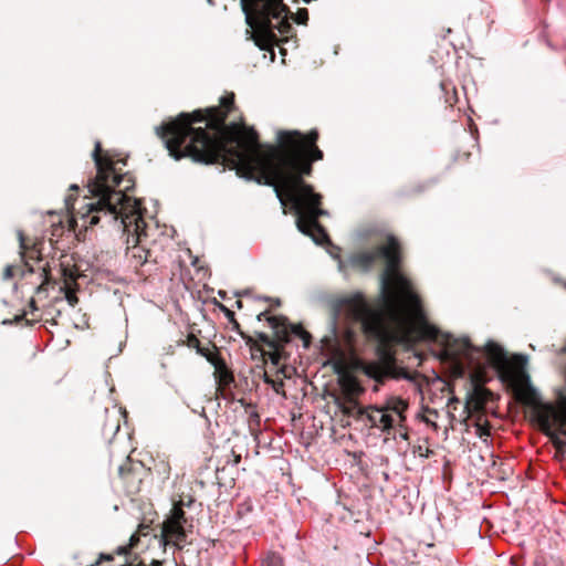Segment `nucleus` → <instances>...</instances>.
<instances>
[{
    "label": "nucleus",
    "instance_id": "1",
    "mask_svg": "<svg viewBox=\"0 0 566 566\" xmlns=\"http://www.w3.org/2000/svg\"><path fill=\"white\" fill-rule=\"evenodd\" d=\"M235 111L234 94L220 98L218 106L180 113L175 119L156 127L169 155L176 159L190 158L201 165H222L237 175L260 185L271 186L281 203H291L297 216L298 230L316 243L328 241L318 218L326 214L321 208L322 196L304 177L313 172V163L322 160L317 146V129L303 134L279 130L276 145H262L254 128L243 122L227 124Z\"/></svg>",
    "mask_w": 566,
    "mask_h": 566
},
{
    "label": "nucleus",
    "instance_id": "2",
    "mask_svg": "<svg viewBox=\"0 0 566 566\" xmlns=\"http://www.w3.org/2000/svg\"><path fill=\"white\" fill-rule=\"evenodd\" d=\"M331 306L334 317L347 326V345L356 343L357 334L352 327L357 324L365 338L376 344L378 361L364 364L361 370L378 384L389 378H408V373L397 366V346L410 348L421 340H436L439 334L420 302H400L394 293L386 295L385 306L380 307L373 306L360 292L335 298Z\"/></svg>",
    "mask_w": 566,
    "mask_h": 566
},
{
    "label": "nucleus",
    "instance_id": "3",
    "mask_svg": "<svg viewBox=\"0 0 566 566\" xmlns=\"http://www.w3.org/2000/svg\"><path fill=\"white\" fill-rule=\"evenodd\" d=\"M93 159L96 166V176L87 184L88 191L92 195L90 201L75 210L74 201L80 190L77 185L70 187L71 191L65 199V206L71 213V224H77L82 221V227L97 224L102 218L107 222L120 220L124 229L133 231L137 235V244L127 249L126 256L129 264L137 274L146 276L150 270H145L148 265H154L156 260H151V251L140 244L142 237L146 235V222L142 216L139 200L127 195L135 186L133 176L128 172H120L117 164L126 165V159L114 160L107 153H104L101 143L95 144Z\"/></svg>",
    "mask_w": 566,
    "mask_h": 566
},
{
    "label": "nucleus",
    "instance_id": "4",
    "mask_svg": "<svg viewBox=\"0 0 566 566\" xmlns=\"http://www.w3.org/2000/svg\"><path fill=\"white\" fill-rule=\"evenodd\" d=\"M380 259L386 262L381 280V306H385V297L388 293H394L400 302L418 304L419 297L412 291L410 281L399 272L401 247L394 235H389L387 243L384 245L350 255L349 264L363 271H368Z\"/></svg>",
    "mask_w": 566,
    "mask_h": 566
},
{
    "label": "nucleus",
    "instance_id": "5",
    "mask_svg": "<svg viewBox=\"0 0 566 566\" xmlns=\"http://www.w3.org/2000/svg\"><path fill=\"white\" fill-rule=\"evenodd\" d=\"M256 318L258 321L265 319L273 329L272 336L258 332L254 337L258 344L264 348V355H261V357L263 359L269 358L273 366H279L286 358L284 347L291 342L292 336L301 338L305 348L310 347L312 336L301 324H291L287 317L269 315L268 311L261 312Z\"/></svg>",
    "mask_w": 566,
    "mask_h": 566
},
{
    "label": "nucleus",
    "instance_id": "6",
    "mask_svg": "<svg viewBox=\"0 0 566 566\" xmlns=\"http://www.w3.org/2000/svg\"><path fill=\"white\" fill-rule=\"evenodd\" d=\"M518 399L531 407L532 416L537 421L542 431L549 430L552 424L557 426V430L566 436V397L560 399L559 406L543 402L532 388L518 391Z\"/></svg>",
    "mask_w": 566,
    "mask_h": 566
},
{
    "label": "nucleus",
    "instance_id": "7",
    "mask_svg": "<svg viewBox=\"0 0 566 566\" xmlns=\"http://www.w3.org/2000/svg\"><path fill=\"white\" fill-rule=\"evenodd\" d=\"M483 354L489 365L497 373L500 380L516 387L523 376L524 358L521 355L509 356L507 352L495 342H488Z\"/></svg>",
    "mask_w": 566,
    "mask_h": 566
},
{
    "label": "nucleus",
    "instance_id": "8",
    "mask_svg": "<svg viewBox=\"0 0 566 566\" xmlns=\"http://www.w3.org/2000/svg\"><path fill=\"white\" fill-rule=\"evenodd\" d=\"M150 474L142 461L127 457L118 467V476L127 494L135 495L140 492L144 480Z\"/></svg>",
    "mask_w": 566,
    "mask_h": 566
},
{
    "label": "nucleus",
    "instance_id": "9",
    "mask_svg": "<svg viewBox=\"0 0 566 566\" xmlns=\"http://www.w3.org/2000/svg\"><path fill=\"white\" fill-rule=\"evenodd\" d=\"M486 377L484 369H481V384L474 382L472 390L468 394L464 403L465 418L463 422H467L472 416L484 415L485 406L492 397V391L483 386Z\"/></svg>",
    "mask_w": 566,
    "mask_h": 566
},
{
    "label": "nucleus",
    "instance_id": "10",
    "mask_svg": "<svg viewBox=\"0 0 566 566\" xmlns=\"http://www.w3.org/2000/svg\"><path fill=\"white\" fill-rule=\"evenodd\" d=\"M19 242L23 265H7L3 271L4 280L14 277L22 268H25L28 272L33 273L34 269L29 263V260L42 261L40 258V251L36 249L35 244H29L28 239L23 235L22 232H19Z\"/></svg>",
    "mask_w": 566,
    "mask_h": 566
},
{
    "label": "nucleus",
    "instance_id": "11",
    "mask_svg": "<svg viewBox=\"0 0 566 566\" xmlns=\"http://www.w3.org/2000/svg\"><path fill=\"white\" fill-rule=\"evenodd\" d=\"M184 525L182 523L165 520L161 524L160 542L164 545L172 544L178 548H182L187 538Z\"/></svg>",
    "mask_w": 566,
    "mask_h": 566
},
{
    "label": "nucleus",
    "instance_id": "12",
    "mask_svg": "<svg viewBox=\"0 0 566 566\" xmlns=\"http://www.w3.org/2000/svg\"><path fill=\"white\" fill-rule=\"evenodd\" d=\"M409 408V402L406 399L397 396L388 397L381 406H370L374 411H388L392 412L398 417V427L405 428L407 420L406 411Z\"/></svg>",
    "mask_w": 566,
    "mask_h": 566
},
{
    "label": "nucleus",
    "instance_id": "13",
    "mask_svg": "<svg viewBox=\"0 0 566 566\" xmlns=\"http://www.w3.org/2000/svg\"><path fill=\"white\" fill-rule=\"evenodd\" d=\"M217 306L226 315L229 323L232 325V329L235 331L244 339L245 344L250 347L252 356H254V354L256 353H259L260 355H264V348H262V346L258 344L254 337L242 332L239 322L235 319L234 313L221 303H217Z\"/></svg>",
    "mask_w": 566,
    "mask_h": 566
},
{
    "label": "nucleus",
    "instance_id": "14",
    "mask_svg": "<svg viewBox=\"0 0 566 566\" xmlns=\"http://www.w3.org/2000/svg\"><path fill=\"white\" fill-rule=\"evenodd\" d=\"M208 361L214 367V377L219 388H226L234 381L232 371L228 368L224 359L217 353L208 357Z\"/></svg>",
    "mask_w": 566,
    "mask_h": 566
},
{
    "label": "nucleus",
    "instance_id": "15",
    "mask_svg": "<svg viewBox=\"0 0 566 566\" xmlns=\"http://www.w3.org/2000/svg\"><path fill=\"white\" fill-rule=\"evenodd\" d=\"M339 384L344 394V398L349 402L357 406L356 397L364 392V388L358 379L353 375H344L339 379Z\"/></svg>",
    "mask_w": 566,
    "mask_h": 566
},
{
    "label": "nucleus",
    "instance_id": "16",
    "mask_svg": "<svg viewBox=\"0 0 566 566\" xmlns=\"http://www.w3.org/2000/svg\"><path fill=\"white\" fill-rule=\"evenodd\" d=\"M473 349L474 347L468 337L453 338L447 343V353L454 359L469 356Z\"/></svg>",
    "mask_w": 566,
    "mask_h": 566
},
{
    "label": "nucleus",
    "instance_id": "17",
    "mask_svg": "<svg viewBox=\"0 0 566 566\" xmlns=\"http://www.w3.org/2000/svg\"><path fill=\"white\" fill-rule=\"evenodd\" d=\"M150 521L149 523H151ZM150 531V524L146 523L145 521L142 522L138 525L137 531L130 535L129 543L127 545H122L116 548V553L118 555H127L130 549L137 546V544L140 541V536H146L149 534Z\"/></svg>",
    "mask_w": 566,
    "mask_h": 566
},
{
    "label": "nucleus",
    "instance_id": "18",
    "mask_svg": "<svg viewBox=\"0 0 566 566\" xmlns=\"http://www.w3.org/2000/svg\"><path fill=\"white\" fill-rule=\"evenodd\" d=\"M239 402L244 407L245 413L248 415V426L251 433L258 432L261 418L256 410V406L252 402L245 401L244 399H240Z\"/></svg>",
    "mask_w": 566,
    "mask_h": 566
},
{
    "label": "nucleus",
    "instance_id": "19",
    "mask_svg": "<svg viewBox=\"0 0 566 566\" xmlns=\"http://www.w3.org/2000/svg\"><path fill=\"white\" fill-rule=\"evenodd\" d=\"M151 472L156 474L161 482L167 481L171 473L169 460L165 457H157V459L154 460L153 469H150V473Z\"/></svg>",
    "mask_w": 566,
    "mask_h": 566
},
{
    "label": "nucleus",
    "instance_id": "20",
    "mask_svg": "<svg viewBox=\"0 0 566 566\" xmlns=\"http://www.w3.org/2000/svg\"><path fill=\"white\" fill-rule=\"evenodd\" d=\"M186 345L189 348H193L197 350L199 355L205 357L208 360V357L214 356L218 352L214 345H212L214 350H211L209 346H202L200 339L195 334H189L186 339ZM208 345H211L209 342Z\"/></svg>",
    "mask_w": 566,
    "mask_h": 566
},
{
    "label": "nucleus",
    "instance_id": "21",
    "mask_svg": "<svg viewBox=\"0 0 566 566\" xmlns=\"http://www.w3.org/2000/svg\"><path fill=\"white\" fill-rule=\"evenodd\" d=\"M119 430V418L114 413L106 412L105 422L102 429L104 437L113 436Z\"/></svg>",
    "mask_w": 566,
    "mask_h": 566
},
{
    "label": "nucleus",
    "instance_id": "22",
    "mask_svg": "<svg viewBox=\"0 0 566 566\" xmlns=\"http://www.w3.org/2000/svg\"><path fill=\"white\" fill-rule=\"evenodd\" d=\"M337 406L340 412L347 417L360 418L365 415L364 408L358 407V405L354 407V403H349L345 398L343 401L337 400Z\"/></svg>",
    "mask_w": 566,
    "mask_h": 566
},
{
    "label": "nucleus",
    "instance_id": "23",
    "mask_svg": "<svg viewBox=\"0 0 566 566\" xmlns=\"http://www.w3.org/2000/svg\"><path fill=\"white\" fill-rule=\"evenodd\" d=\"M184 499L175 502L169 516L166 520L185 524L187 522L186 513L184 511Z\"/></svg>",
    "mask_w": 566,
    "mask_h": 566
},
{
    "label": "nucleus",
    "instance_id": "24",
    "mask_svg": "<svg viewBox=\"0 0 566 566\" xmlns=\"http://www.w3.org/2000/svg\"><path fill=\"white\" fill-rule=\"evenodd\" d=\"M62 276L64 280V285L66 286H75L78 287L76 280L80 276L77 273V269L75 266H62Z\"/></svg>",
    "mask_w": 566,
    "mask_h": 566
},
{
    "label": "nucleus",
    "instance_id": "25",
    "mask_svg": "<svg viewBox=\"0 0 566 566\" xmlns=\"http://www.w3.org/2000/svg\"><path fill=\"white\" fill-rule=\"evenodd\" d=\"M475 433L479 438L485 439L491 434L490 429L491 426L489 421L484 418V415H478L474 422Z\"/></svg>",
    "mask_w": 566,
    "mask_h": 566
},
{
    "label": "nucleus",
    "instance_id": "26",
    "mask_svg": "<svg viewBox=\"0 0 566 566\" xmlns=\"http://www.w3.org/2000/svg\"><path fill=\"white\" fill-rule=\"evenodd\" d=\"M379 415L376 428L384 432H389L394 428V418L388 411H376Z\"/></svg>",
    "mask_w": 566,
    "mask_h": 566
},
{
    "label": "nucleus",
    "instance_id": "27",
    "mask_svg": "<svg viewBox=\"0 0 566 566\" xmlns=\"http://www.w3.org/2000/svg\"><path fill=\"white\" fill-rule=\"evenodd\" d=\"M554 427V424L551 426L549 430L547 431H543L546 436H548L552 440V443L554 446V448L559 451V452H564L565 449H566V440H563L560 439L553 430L552 428ZM555 427L557 428V426L555 424Z\"/></svg>",
    "mask_w": 566,
    "mask_h": 566
},
{
    "label": "nucleus",
    "instance_id": "28",
    "mask_svg": "<svg viewBox=\"0 0 566 566\" xmlns=\"http://www.w3.org/2000/svg\"><path fill=\"white\" fill-rule=\"evenodd\" d=\"M263 380H264L265 384L271 385L273 390L276 394H282L283 396H285V391L283 389L284 388L283 379L275 380L266 371H264Z\"/></svg>",
    "mask_w": 566,
    "mask_h": 566
},
{
    "label": "nucleus",
    "instance_id": "29",
    "mask_svg": "<svg viewBox=\"0 0 566 566\" xmlns=\"http://www.w3.org/2000/svg\"><path fill=\"white\" fill-rule=\"evenodd\" d=\"M262 566H284V559L280 554L271 552L263 559Z\"/></svg>",
    "mask_w": 566,
    "mask_h": 566
},
{
    "label": "nucleus",
    "instance_id": "30",
    "mask_svg": "<svg viewBox=\"0 0 566 566\" xmlns=\"http://www.w3.org/2000/svg\"><path fill=\"white\" fill-rule=\"evenodd\" d=\"M41 271H42L41 272L42 282L36 287V294H40V293L46 291L45 286L49 285L52 281L51 273H50L49 269H46V265L41 266Z\"/></svg>",
    "mask_w": 566,
    "mask_h": 566
},
{
    "label": "nucleus",
    "instance_id": "31",
    "mask_svg": "<svg viewBox=\"0 0 566 566\" xmlns=\"http://www.w3.org/2000/svg\"><path fill=\"white\" fill-rule=\"evenodd\" d=\"M424 412L427 413V416H426V415H423V416L421 417V420H422L423 422H426L427 424L431 426V427H432V429H433L434 431H437V430L439 429V426L437 424V422L432 421V417L437 418V417H438V415H439V413H438V411H437L436 409H431V408L427 407V408L424 409Z\"/></svg>",
    "mask_w": 566,
    "mask_h": 566
},
{
    "label": "nucleus",
    "instance_id": "32",
    "mask_svg": "<svg viewBox=\"0 0 566 566\" xmlns=\"http://www.w3.org/2000/svg\"><path fill=\"white\" fill-rule=\"evenodd\" d=\"M292 27L287 20V15H283L276 23H274V31L277 30L282 35L289 34Z\"/></svg>",
    "mask_w": 566,
    "mask_h": 566
},
{
    "label": "nucleus",
    "instance_id": "33",
    "mask_svg": "<svg viewBox=\"0 0 566 566\" xmlns=\"http://www.w3.org/2000/svg\"><path fill=\"white\" fill-rule=\"evenodd\" d=\"M62 290L65 293V298L69 302V304L71 306H75L78 303V298L76 296L77 287H75V286H66V287H62Z\"/></svg>",
    "mask_w": 566,
    "mask_h": 566
},
{
    "label": "nucleus",
    "instance_id": "34",
    "mask_svg": "<svg viewBox=\"0 0 566 566\" xmlns=\"http://www.w3.org/2000/svg\"><path fill=\"white\" fill-rule=\"evenodd\" d=\"M365 415L367 417V420L369 421L370 423V427H375L377 426V421L379 419V415L376 413V411L371 410L370 409V406L367 407V409H365Z\"/></svg>",
    "mask_w": 566,
    "mask_h": 566
},
{
    "label": "nucleus",
    "instance_id": "35",
    "mask_svg": "<svg viewBox=\"0 0 566 566\" xmlns=\"http://www.w3.org/2000/svg\"><path fill=\"white\" fill-rule=\"evenodd\" d=\"M308 20V11L306 9H300L294 18V21L298 24H305Z\"/></svg>",
    "mask_w": 566,
    "mask_h": 566
},
{
    "label": "nucleus",
    "instance_id": "36",
    "mask_svg": "<svg viewBox=\"0 0 566 566\" xmlns=\"http://www.w3.org/2000/svg\"><path fill=\"white\" fill-rule=\"evenodd\" d=\"M25 316H27V312H23L21 315H17L14 317V321L17 323H19L20 321H24L27 325H32L34 322H38L40 319L38 317L36 318H32V319H28V318H25Z\"/></svg>",
    "mask_w": 566,
    "mask_h": 566
},
{
    "label": "nucleus",
    "instance_id": "37",
    "mask_svg": "<svg viewBox=\"0 0 566 566\" xmlns=\"http://www.w3.org/2000/svg\"><path fill=\"white\" fill-rule=\"evenodd\" d=\"M134 566H163V562L157 560V559H153L150 564H146L144 562H139L138 564H136Z\"/></svg>",
    "mask_w": 566,
    "mask_h": 566
},
{
    "label": "nucleus",
    "instance_id": "38",
    "mask_svg": "<svg viewBox=\"0 0 566 566\" xmlns=\"http://www.w3.org/2000/svg\"><path fill=\"white\" fill-rule=\"evenodd\" d=\"M230 453H231V455L233 457V461H232V462H233V464H234V465L239 464V463H240V461H241V454H240V453H237V452L234 451V449H233V448L230 450Z\"/></svg>",
    "mask_w": 566,
    "mask_h": 566
},
{
    "label": "nucleus",
    "instance_id": "39",
    "mask_svg": "<svg viewBox=\"0 0 566 566\" xmlns=\"http://www.w3.org/2000/svg\"><path fill=\"white\" fill-rule=\"evenodd\" d=\"M460 402V400L457 397H451L448 401V406L452 407L453 409H457V405Z\"/></svg>",
    "mask_w": 566,
    "mask_h": 566
},
{
    "label": "nucleus",
    "instance_id": "40",
    "mask_svg": "<svg viewBox=\"0 0 566 566\" xmlns=\"http://www.w3.org/2000/svg\"><path fill=\"white\" fill-rule=\"evenodd\" d=\"M29 307H30L32 314H34V312L38 311L36 302L34 298L30 300Z\"/></svg>",
    "mask_w": 566,
    "mask_h": 566
},
{
    "label": "nucleus",
    "instance_id": "41",
    "mask_svg": "<svg viewBox=\"0 0 566 566\" xmlns=\"http://www.w3.org/2000/svg\"><path fill=\"white\" fill-rule=\"evenodd\" d=\"M453 93H454V94H453L452 98H447V101H446V102L449 104V106H453V104H454V103L457 102V99H458V98H457V93H455V90H454V88H453Z\"/></svg>",
    "mask_w": 566,
    "mask_h": 566
},
{
    "label": "nucleus",
    "instance_id": "42",
    "mask_svg": "<svg viewBox=\"0 0 566 566\" xmlns=\"http://www.w3.org/2000/svg\"><path fill=\"white\" fill-rule=\"evenodd\" d=\"M192 502H193L192 496H188L187 500L184 499V503H185L184 506H188L189 507L192 504Z\"/></svg>",
    "mask_w": 566,
    "mask_h": 566
},
{
    "label": "nucleus",
    "instance_id": "43",
    "mask_svg": "<svg viewBox=\"0 0 566 566\" xmlns=\"http://www.w3.org/2000/svg\"><path fill=\"white\" fill-rule=\"evenodd\" d=\"M235 306L239 310L242 308L243 307L242 301H240V300L235 301Z\"/></svg>",
    "mask_w": 566,
    "mask_h": 566
},
{
    "label": "nucleus",
    "instance_id": "44",
    "mask_svg": "<svg viewBox=\"0 0 566 566\" xmlns=\"http://www.w3.org/2000/svg\"><path fill=\"white\" fill-rule=\"evenodd\" d=\"M46 322H50L52 325H56L57 322L54 317H52L51 319H46Z\"/></svg>",
    "mask_w": 566,
    "mask_h": 566
},
{
    "label": "nucleus",
    "instance_id": "45",
    "mask_svg": "<svg viewBox=\"0 0 566 566\" xmlns=\"http://www.w3.org/2000/svg\"><path fill=\"white\" fill-rule=\"evenodd\" d=\"M400 436H401V438H402V439H405V440H407V439H408V433H407V432H406V433H401Z\"/></svg>",
    "mask_w": 566,
    "mask_h": 566
},
{
    "label": "nucleus",
    "instance_id": "46",
    "mask_svg": "<svg viewBox=\"0 0 566 566\" xmlns=\"http://www.w3.org/2000/svg\"><path fill=\"white\" fill-rule=\"evenodd\" d=\"M280 304H281L280 300H276V301L274 302V305H276V306H279Z\"/></svg>",
    "mask_w": 566,
    "mask_h": 566
},
{
    "label": "nucleus",
    "instance_id": "47",
    "mask_svg": "<svg viewBox=\"0 0 566 566\" xmlns=\"http://www.w3.org/2000/svg\"><path fill=\"white\" fill-rule=\"evenodd\" d=\"M312 0H304V2L310 3Z\"/></svg>",
    "mask_w": 566,
    "mask_h": 566
}]
</instances>
